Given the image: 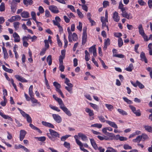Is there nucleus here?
<instances>
[{
    "label": "nucleus",
    "mask_w": 152,
    "mask_h": 152,
    "mask_svg": "<svg viewBox=\"0 0 152 152\" xmlns=\"http://www.w3.org/2000/svg\"><path fill=\"white\" fill-rule=\"evenodd\" d=\"M67 31L69 34L68 36V39L69 41V42H72V33L71 32L69 28V27L67 28Z\"/></svg>",
    "instance_id": "obj_26"
},
{
    "label": "nucleus",
    "mask_w": 152,
    "mask_h": 152,
    "mask_svg": "<svg viewBox=\"0 0 152 152\" xmlns=\"http://www.w3.org/2000/svg\"><path fill=\"white\" fill-rule=\"evenodd\" d=\"M12 36L14 38V41L16 42H19L20 41V37L19 35L16 33L14 32L12 34Z\"/></svg>",
    "instance_id": "obj_7"
},
{
    "label": "nucleus",
    "mask_w": 152,
    "mask_h": 152,
    "mask_svg": "<svg viewBox=\"0 0 152 152\" xmlns=\"http://www.w3.org/2000/svg\"><path fill=\"white\" fill-rule=\"evenodd\" d=\"M71 136V135H66L65 136H62L61 138V140L62 141H64L68 137Z\"/></svg>",
    "instance_id": "obj_56"
},
{
    "label": "nucleus",
    "mask_w": 152,
    "mask_h": 152,
    "mask_svg": "<svg viewBox=\"0 0 152 152\" xmlns=\"http://www.w3.org/2000/svg\"><path fill=\"white\" fill-rule=\"evenodd\" d=\"M96 50L95 46H93L90 48L89 49V51L90 53H92L94 50Z\"/></svg>",
    "instance_id": "obj_52"
},
{
    "label": "nucleus",
    "mask_w": 152,
    "mask_h": 152,
    "mask_svg": "<svg viewBox=\"0 0 152 152\" xmlns=\"http://www.w3.org/2000/svg\"><path fill=\"white\" fill-rule=\"evenodd\" d=\"M141 136L142 137V139L144 140H147L149 138L147 135L145 133L142 134Z\"/></svg>",
    "instance_id": "obj_46"
},
{
    "label": "nucleus",
    "mask_w": 152,
    "mask_h": 152,
    "mask_svg": "<svg viewBox=\"0 0 152 152\" xmlns=\"http://www.w3.org/2000/svg\"><path fill=\"white\" fill-rule=\"evenodd\" d=\"M143 127L146 131L149 132H152V127L151 126L145 125L143 126Z\"/></svg>",
    "instance_id": "obj_24"
},
{
    "label": "nucleus",
    "mask_w": 152,
    "mask_h": 152,
    "mask_svg": "<svg viewBox=\"0 0 152 152\" xmlns=\"http://www.w3.org/2000/svg\"><path fill=\"white\" fill-rule=\"evenodd\" d=\"M118 46L119 47H121L123 44V40L121 38H119L118 40Z\"/></svg>",
    "instance_id": "obj_38"
},
{
    "label": "nucleus",
    "mask_w": 152,
    "mask_h": 152,
    "mask_svg": "<svg viewBox=\"0 0 152 152\" xmlns=\"http://www.w3.org/2000/svg\"><path fill=\"white\" fill-rule=\"evenodd\" d=\"M105 152H118L117 151L113 148L108 147L107 148V149Z\"/></svg>",
    "instance_id": "obj_31"
},
{
    "label": "nucleus",
    "mask_w": 152,
    "mask_h": 152,
    "mask_svg": "<svg viewBox=\"0 0 152 152\" xmlns=\"http://www.w3.org/2000/svg\"><path fill=\"white\" fill-rule=\"evenodd\" d=\"M85 111L87 113H88L89 116H93L94 115L93 111L88 108H86Z\"/></svg>",
    "instance_id": "obj_22"
},
{
    "label": "nucleus",
    "mask_w": 152,
    "mask_h": 152,
    "mask_svg": "<svg viewBox=\"0 0 152 152\" xmlns=\"http://www.w3.org/2000/svg\"><path fill=\"white\" fill-rule=\"evenodd\" d=\"M53 97L56 101L58 102L60 108L68 115L69 116H71L72 115V114L70 112L66 107L62 99L60 98H58L55 95H53Z\"/></svg>",
    "instance_id": "obj_1"
},
{
    "label": "nucleus",
    "mask_w": 152,
    "mask_h": 152,
    "mask_svg": "<svg viewBox=\"0 0 152 152\" xmlns=\"http://www.w3.org/2000/svg\"><path fill=\"white\" fill-rule=\"evenodd\" d=\"M141 60L142 61H144L145 63H148V61L146 58L145 53L143 52L141 53L140 55Z\"/></svg>",
    "instance_id": "obj_19"
},
{
    "label": "nucleus",
    "mask_w": 152,
    "mask_h": 152,
    "mask_svg": "<svg viewBox=\"0 0 152 152\" xmlns=\"http://www.w3.org/2000/svg\"><path fill=\"white\" fill-rule=\"evenodd\" d=\"M5 4L4 2H2L0 5V11L3 12L5 10Z\"/></svg>",
    "instance_id": "obj_43"
},
{
    "label": "nucleus",
    "mask_w": 152,
    "mask_h": 152,
    "mask_svg": "<svg viewBox=\"0 0 152 152\" xmlns=\"http://www.w3.org/2000/svg\"><path fill=\"white\" fill-rule=\"evenodd\" d=\"M142 137L140 135L138 136L135 139L132 140L133 142H134L139 143L141 140Z\"/></svg>",
    "instance_id": "obj_30"
},
{
    "label": "nucleus",
    "mask_w": 152,
    "mask_h": 152,
    "mask_svg": "<svg viewBox=\"0 0 152 152\" xmlns=\"http://www.w3.org/2000/svg\"><path fill=\"white\" fill-rule=\"evenodd\" d=\"M99 120L102 122H106L105 119L103 116H98V117Z\"/></svg>",
    "instance_id": "obj_63"
},
{
    "label": "nucleus",
    "mask_w": 152,
    "mask_h": 152,
    "mask_svg": "<svg viewBox=\"0 0 152 152\" xmlns=\"http://www.w3.org/2000/svg\"><path fill=\"white\" fill-rule=\"evenodd\" d=\"M64 20L67 23H69L70 21V19L69 17L66 15L63 16Z\"/></svg>",
    "instance_id": "obj_51"
},
{
    "label": "nucleus",
    "mask_w": 152,
    "mask_h": 152,
    "mask_svg": "<svg viewBox=\"0 0 152 152\" xmlns=\"http://www.w3.org/2000/svg\"><path fill=\"white\" fill-rule=\"evenodd\" d=\"M20 23L18 22H15L13 23V26L16 30H17L19 28Z\"/></svg>",
    "instance_id": "obj_36"
},
{
    "label": "nucleus",
    "mask_w": 152,
    "mask_h": 152,
    "mask_svg": "<svg viewBox=\"0 0 152 152\" xmlns=\"http://www.w3.org/2000/svg\"><path fill=\"white\" fill-rule=\"evenodd\" d=\"M0 115L5 119H8L10 121H13L12 119L9 116L4 114L3 113L0 111Z\"/></svg>",
    "instance_id": "obj_21"
},
{
    "label": "nucleus",
    "mask_w": 152,
    "mask_h": 152,
    "mask_svg": "<svg viewBox=\"0 0 152 152\" xmlns=\"http://www.w3.org/2000/svg\"><path fill=\"white\" fill-rule=\"evenodd\" d=\"M138 28L139 34L141 35L144 34L145 33L142 24H140L139 25Z\"/></svg>",
    "instance_id": "obj_23"
},
{
    "label": "nucleus",
    "mask_w": 152,
    "mask_h": 152,
    "mask_svg": "<svg viewBox=\"0 0 152 152\" xmlns=\"http://www.w3.org/2000/svg\"><path fill=\"white\" fill-rule=\"evenodd\" d=\"M49 8L51 12L57 14L59 12L58 8L56 6L50 5L49 7Z\"/></svg>",
    "instance_id": "obj_4"
},
{
    "label": "nucleus",
    "mask_w": 152,
    "mask_h": 152,
    "mask_svg": "<svg viewBox=\"0 0 152 152\" xmlns=\"http://www.w3.org/2000/svg\"><path fill=\"white\" fill-rule=\"evenodd\" d=\"M34 95H33L32 96H30V99L32 103H36L37 102V100L35 99L34 97Z\"/></svg>",
    "instance_id": "obj_50"
},
{
    "label": "nucleus",
    "mask_w": 152,
    "mask_h": 152,
    "mask_svg": "<svg viewBox=\"0 0 152 152\" xmlns=\"http://www.w3.org/2000/svg\"><path fill=\"white\" fill-rule=\"evenodd\" d=\"M17 3L14 0H13L11 3V9L12 11L15 12L16 10V7L17 5Z\"/></svg>",
    "instance_id": "obj_16"
},
{
    "label": "nucleus",
    "mask_w": 152,
    "mask_h": 152,
    "mask_svg": "<svg viewBox=\"0 0 152 152\" xmlns=\"http://www.w3.org/2000/svg\"><path fill=\"white\" fill-rule=\"evenodd\" d=\"M90 140L91 144L94 148L96 150L97 149L98 147L94 140L93 139H91Z\"/></svg>",
    "instance_id": "obj_27"
},
{
    "label": "nucleus",
    "mask_w": 152,
    "mask_h": 152,
    "mask_svg": "<svg viewBox=\"0 0 152 152\" xmlns=\"http://www.w3.org/2000/svg\"><path fill=\"white\" fill-rule=\"evenodd\" d=\"M77 29L80 31H81L82 28V23L80 22H79V25L77 27Z\"/></svg>",
    "instance_id": "obj_54"
},
{
    "label": "nucleus",
    "mask_w": 152,
    "mask_h": 152,
    "mask_svg": "<svg viewBox=\"0 0 152 152\" xmlns=\"http://www.w3.org/2000/svg\"><path fill=\"white\" fill-rule=\"evenodd\" d=\"M72 39L74 41H76L77 39V36L76 33H73L72 35Z\"/></svg>",
    "instance_id": "obj_44"
},
{
    "label": "nucleus",
    "mask_w": 152,
    "mask_h": 152,
    "mask_svg": "<svg viewBox=\"0 0 152 152\" xmlns=\"http://www.w3.org/2000/svg\"><path fill=\"white\" fill-rule=\"evenodd\" d=\"M74 137L75 139L76 143L79 146L81 150L83 151L84 152H89L87 150L83 148V144L81 141L78 140V137L76 135H75Z\"/></svg>",
    "instance_id": "obj_2"
},
{
    "label": "nucleus",
    "mask_w": 152,
    "mask_h": 152,
    "mask_svg": "<svg viewBox=\"0 0 152 152\" xmlns=\"http://www.w3.org/2000/svg\"><path fill=\"white\" fill-rule=\"evenodd\" d=\"M26 119L27 122L29 123H31L32 122V120L31 117L28 115L26 118Z\"/></svg>",
    "instance_id": "obj_57"
},
{
    "label": "nucleus",
    "mask_w": 152,
    "mask_h": 152,
    "mask_svg": "<svg viewBox=\"0 0 152 152\" xmlns=\"http://www.w3.org/2000/svg\"><path fill=\"white\" fill-rule=\"evenodd\" d=\"M124 148L125 150L131 149H132V147L128 144H124Z\"/></svg>",
    "instance_id": "obj_60"
},
{
    "label": "nucleus",
    "mask_w": 152,
    "mask_h": 152,
    "mask_svg": "<svg viewBox=\"0 0 152 152\" xmlns=\"http://www.w3.org/2000/svg\"><path fill=\"white\" fill-rule=\"evenodd\" d=\"M121 15L123 17L126 18L127 19H129L130 18V15L128 14L126 11L122 13L121 14Z\"/></svg>",
    "instance_id": "obj_39"
},
{
    "label": "nucleus",
    "mask_w": 152,
    "mask_h": 152,
    "mask_svg": "<svg viewBox=\"0 0 152 152\" xmlns=\"http://www.w3.org/2000/svg\"><path fill=\"white\" fill-rule=\"evenodd\" d=\"M103 7L104 8H106L109 5V2L107 1H104L103 2Z\"/></svg>",
    "instance_id": "obj_62"
},
{
    "label": "nucleus",
    "mask_w": 152,
    "mask_h": 152,
    "mask_svg": "<svg viewBox=\"0 0 152 152\" xmlns=\"http://www.w3.org/2000/svg\"><path fill=\"white\" fill-rule=\"evenodd\" d=\"M15 77L18 80L22 82H27V80L19 75H16Z\"/></svg>",
    "instance_id": "obj_13"
},
{
    "label": "nucleus",
    "mask_w": 152,
    "mask_h": 152,
    "mask_svg": "<svg viewBox=\"0 0 152 152\" xmlns=\"http://www.w3.org/2000/svg\"><path fill=\"white\" fill-rule=\"evenodd\" d=\"M77 12L78 15L80 18H82L83 17V15L79 9L77 10Z\"/></svg>",
    "instance_id": "obj_59"
},
{
    "label": "nucleus",
    "mask_w": 152,
    "mask_h": 152,
    "mask_svg": "<svg viewBox=\"0 0 152 152\" xmlns=\"http://www.w3.org/2000/svg\"><path fill=\"white\" fill-rule=\"evenodd\" d=\"M99 60L100 62L101 63L102 65V66L105 69H107L108 68V67L105 65V63L104 62V61L101 59L99 58Z\"/></svg>",
    "instance_id": "obj_42"
},
{
    "label": "nucleus",
    "mask_w": 152,
    "mask_h": 152,
    "mask_svg": "<svg viewBox=\"0 0 152 152\" xmlns=\"http://www.w3.org/2000/svg\"><path fill=\"white\" fill-rule=\"evenodd\" d=\"M61 21V19L58 16H56L55 20H53V22L55 26H58L60 25L59 22Z\"/></svg>",
    "instance_id": "obj_9"
},
{
    "label": "nucleus",
    "mask_w": 152,
    "mask_h": 152,
    "mask_svg": "<svg viewBox=\"0 0 152 152\" xmlns=\"http://www.w3.org/2000/svg\"><path fill=\"white\" fill-rule=\"evenodd\" d=\"M64 145L65 147L66 148H67L68 150H70V144L69 143L67 142H65L64 144Z\"/></svg>",
    "instance_id": "obj_47"
},
{
    "label": "nucleus",
    "mask_w": 152,
    "mask_h": 152,
    "mask_svg": "<svg viewBox=\"0 0 152 152\" xmlns=\"http://www.w3.org/2000/svg\"><path fill=\"white\" fill-rule=\"evenodd\" d=\"M29 126L32 129L37 131L39 133H42V131L38 128L35 126L33 124L30 123L29 124Z\"/></svg>",
    "instance_id": "obj_28"
},
{
    "label": "nucleus",
    "mask_w": 152,
    "mask_h": 152,
    "mask_svg": "<svg viewBox=\"0 0 152 152\" xmlns=\"http://www.w3.org/2000/svg\"><path fill=\"white\" fill-rule=\"evenodd\" d=\"M113 18L115 21L117 22H119L120 19V17L118 15V14L117 12L115 11L114 12Z\"/></svg>",
    "instance_id": "obj_6"
},
{
    "label": "nucleus",
    "mask_w": 152,
    "mask_h": 152,
    "mask_svg": "<svg viewBox=\"0 0 152 152\" xmlns=\"http://www.w3.org/2000/svg\"><path fill=\"white\" fill-rule=\"evenodd\" d=\"M105 105L106 107H107V108L108 109V110L110 111H111L113 108V106L111 104H105Z\"/></svg>",
    "instance_id": "obj_49"
},
{
    "label": "nucleus",
    "mask_w": 152,
    "mask_h": 152,
    "mask_svg": "<svg viewBox=\"0 0 152 152\" xmlns=\"http://www.w3.org/2000/svg\"><path fill=\"white\" fill-rule=\"evenodd\" d=\"M110 44V41L109 38H107V39L104 40V45L103 48L104 50H106L107 48V46L109 45Z\"/></svg>",
    "instance_id": "obj_17"
},
{
    "label": "nucleus",
    "mask_w": 152,
    "mask_h": 152,
    "mask_svg": "<svg viewBox=\"0 0 152 152\" xmlns=\"http://www.w3.org/2000/svg\"><path fill=\"white\" fill-rule=\"evenodd\" d=\"M47 62L48 63L49 65H50L52 64L51 56V55L48 56L47 58Z\"/></svg>",
    "instance_id": "obj_40"
},
{
    "label": "nucleus",
    "mask_w": 152,
    "mask_h": 152,
    "mask_svg": "<svg viewBox=\"0 0 152 152\" xmlns=\"http://www.w3.org/2000/svg\"><path fill=\"white\" fill-rule=\"evenodd\" d=\"M53 85L56 88V89H60L61 87V85L59 84L58 83L56 82H54L53 83Z\"/></svg>",
    "instance_id": "obj_45"
},
{
    "label": "nucleus",
    "mask_w": 152,
    "mask_h": 152,
    "mask_svg": "<svg viewBox=\"0 0 152 152\" xmlns=\"http://www.w3.org/2000/svg\"><path fill=\"white\" fill-rule=\"evenodd\" d=\"M56 91L60 95L62 98H64V97L63 93L60 89H56Z\"/></svg>",
    "instance_id": "obj_61"
},
{
    "label": "nucleus",
    "mask_w": 152,
    "mask_h": 152,
    "mask_svg": "<svg viewBox=\"0 0 152 152\" xmlns=\"http://www.w3.org/2000/svg\"><path fill=\"white\" fill-rule=\"evenodd\" d=\"M117 111L121 114L123 115H127V113L126 111L121 109H118Z\"/></svg>",
    "instance_id": "obj_32"
},
{
    "label": "nucleus",
    "mask_w": 152,
    "mask_h": 152,
    "mask_svg": "<svg viewBox=\"0 0 152 152\" xmlns=\"http://www.w3.org/2000/svg\"><path fill=\"white\" fill-rule=\"evenodd\" d=\"M86 27H84L83 28V32L82 35V44L83 45H84L86 42L87 34L86 33Z\"/></svg>",
    "instance_id": "obj_3"
},
{
    "label": "nucleus",
    "mask_w": 152,
    "mask_h": 152,
    "mask_svg": "<svg viewBox=\"0 0 152 152\" xmlns=\"http://www.w3.org/2000/svg\"><path fill=\"white\" fill-rule=\"evenodd\" d=\"M67 86H65V88L69 93L70 94H72L73 93V85L72 84H69V85Z\"/></svg>",
    "instance_id": "obj_14"
},
{
    "label": "nucleus",
    "mask_w": 152,
    "mask_h": 152,
    "mask_svg": "<svg viewBox=\"0 0 152 152\" xmlns=\"http://www.w3.org/2000/svg\"><path fill=\"white\" fill-rule=\"evenodd\" d=\"M106 123L108 124L110 126L112 127L113 128L117 129L118 128L117 125L115 124V123L113 122L110 121L106 120Z\"/></svg>",
    "instance_id": "obj_15"
},
{
    "label": "nucleus",
    "mask_w": 152,
    "mask_h": 152,
    "mask_svg": "<svg viewBox=\"0 0 152 152\" xmlns=\"http://www.w3.org/2000/svg\"><path fill=\"white\" fill-rule=\"evenodd\" d=\"M89 104L92 107L94 110H96L97 111H98V107L97 105L91 103H90Z\"/></svg>",
    "instance_id": "obj_37"
},
{
    "label": "nucleus",
    "mask_w": 152,
    "mask_h": 152,
    "mask_svg": "<svg viewBox=\"0 0 152 152\" xmlns=\"http://www.w3.org/2000/svg\"><path fill=\"white\" fill-rule=\"evenodd\" d=\"M52 116L54 120L57 123H60L61 121V118L59 115L56 114H53Z\"/></svg>",
    "instance_id": "obj_8"
},
{
    "label": "nucleus",
    "mask_w": 152,
    "mask_h": 152,
    "mask_svg": "<svg viewBox=\"0 0 152 152\" xmlns=\"http://www.w3.org/2000/svg\"><path fill=\"white\" fill-rule=\"evenodd\" d=\"M123 98L124 100L128 104H131L132 103V102L131 100L128 99L126 97H123Z\"/></svg>",
    "instance_id": "obj_53"
},
{
    "label": "nucleus",
    "mask_w": 152,
    "mask_h": 152,
    "mask_svg": "<svg viewBox=\"0 0 152 152\" xmlns=\"http://www.w3.org/2000/svg\"><path fill=\"white\" fill-rule=\"evenodd\" d=\"M21 19V17L20 16L18 15H16L15 16H12L11 18L8 20L12 22L15 21L19 20Z\"/></svg>",
    "instance_id": "obj_10"
},
{
    "label": "nucleus",
    "mask_w": 152,
    "mask_h": 152,
    "mask_svg": "<svg viewBox=\"0 0 152 152\" xmlns=\"http://www.w3.org/2000/svg\"><path fill=\"white\" fill-rule=\"evenodd\" d=\"M49 131L50 133V134L53 136V137L59 138L60 137L59 134L56 131L51 129H49Z\"/></svg>",
    "instance_id": "obj_5"
},
{
    "label": "nucleus",
    "mask_w": 152,
    "mask_h": 152,
    "mask_svg": "<svg viewBox=\"0 0 152 152\" xmlns=\"http://www.w3.org/2000/svg\"><path fill=\"white\" fill-rule=\"evenodd\" d=\"M18 109L20 111V113L23 116L24 118H26V117L28 115V114L26 113L25 112L21 110L20 108H18Z\"/></svg>",
    "instance_id": "obj_33"
},
{
    "label": "nucleus",
    "mask_w": 152,
    "mask_h": 152,
    "mask_svg": "<svg viewBox=\"0 0 152 152\" xmlns=\"http://www.w3.org/2000/svg\"><path fill=\"white\" fill-rule=\"evenodd\" d=\"M18 109L20 111V113L23 116L24 118H26V117L28 115V114L26 113L25 112L21 110L20 108H18Z\"/></svg>",
    "instance_id": "obj_34"
},
{
    "label": "nucleus",
    "mask_w": 152,
    "mask_h": 152,
    "mask_svg": "<svg viewBox=\"0 0 152 152\" xmlns=\"http://www.w3.org/2000/svg\"><path fill=\"white\" fill-rule=\"evenodd\" d=\"M147 70L150 72V76L152 79V67H148L147 68Z\"/></svg>",
    "instance_id": "obj_64"
},
{
    "label": "nucleus",
    "mask_w": 152,
    "mask_h": 152,
    "mask_svg": "<svg viewBox=\"0 0 152 152\" xmlns=\"http://www.w3.org/2000/svg\"><path fill=\"white\" fill-rule=\"evenodd\" d=\"M76 135L77 136L78 138V137H81L83 141H86L88 140V138L87 136L82 133H79L78 134V135ZM78 140H79L78 139Z\"/></svg>",
    "instance_id": "obj_12"
},
{
    "label": "nucleus",
    "mask_w": 152,
    "mask_h": 152,
    "mask_svg": "<svg viewBox=\"0 0 152 152\" xmlns=\"http://www.w3.org/2000/svg\"><path fill=\"white\" fill-rule=\"evenodd\" d=\"M50 108L53 110H56L58 112H59L60 111V110L57 107L53 106L52 105H50Z\"/></svg>",
    "instance_id": "obj_48"
},
{
    "label": "nucleus",
    "mask_w": 152,
    "mask_h": 152,
    "mask_svg": "<svg viewBox=\"0 0 152 152\" xmlns=\"http://www.w3.org/2000/svg\"><path fill=\"white\" fill-rule=\"evenodd\" d=\"M21 16L22 18H28L29 17V14L27 11H24L21 13Z\"/></svg>",
    "instance_id": "obj_25"
},
{
    "label": "nucleus",
    "mask_w": 152,
    "mask_h": 152,
    "mask_svg": "<svg viewBox=\"0 0 152 152\" xmlns=\"http://www.w3.org/2000/svg\"><path fill=\"white\" fill-rule=\"evenodd\" d=\"M28 93L30 96H32L33 95H34L33 91L32 85H31L29 88Z\"/></svg>",
    "instance_id": "obj_41"
},
{
    "label": "nucleus",
    "mask_w": 152,
    "mask_h": 152,
    "mask_svg": "<svg viewBox=\"0 0 152 152\" xmlns=\"http://www.w3.org/2000/svg\"><path fill=\"white\" fill-rule=\"evenodd\" d=\"M42 123L43 125L45 126L52 128H54V126L51 123L44 121H42Z\"/></svg>",
    "instance_id": "obj_18"
},
{
    "label": "nucleus",
    "mask_w": 152,
    "mask_h": 152,
    "mask_svg": "<svg viewBox=\"0 0 152 152\" xmlns=\"http://www.w3.org/2000/svg\"><path fill=\"white\" fill-rule=\"evenodd\" d=\"M26 134V132L25 130H20V141H22L23 140Z\"/></svg>",
    "instance_id": "obj_11"
},
{
    "label": "nucleus",
    "mask_w": 152,
    "mask_h": 152,
    "mask_svg": "<svg viewBox=\"0 0 152 152\" xmlns=\"http://www.w3.org/2000/svg\"><path fill=\"white\" fill-rule=\"evenodd\" d=\"M23 3L26 7L28 5H31L33 3V1L32 0H23Z\"/></svg>",
    "instance_id": "obj_20"
},
{
    "label": "nucleus",
    "mask_w": 152,
    "mask_h": 152,
    "mask_svg": "<svg viewBox=\"0 0 152 152\" xmlns=\"http://www.w3.org/2000/svg\"><path fill=\"white\" fill-rule=\"evenodd\" d=\"M59 68L61 71L63 72L64 71V66L63 65V63H60Z\"/></svg>",
    "instance_id": "obj_55"
},
{
    "label": "nucleus",
    "mask_w": 152,
    "mask_h": 152,
    "mask_svg": "<svg viewBox=\"0 0 152 152\" xmlns=\"http://www.w3.org/2000/svg\"><path fill=\"white\" fill-rule=\"evenodd\" d=\"M136 84L140 88L142 89L144 87V86L137 80L136 81Z\"/></svg>",
    "instance_id": "obj_58"
},
{
    "label": "nucleus",
    "mask_w": 152,
    "mask_h": 152,
    "mask_svg": "<svg viewBox=\"0 0 152 152\" xmlns=\"http://www.w3.org/2000/svg\"><path fill=\"white\" fill-rule=\"evenodd\" d=\"M102 126V125L101 124H92L91 125V127H96L99 129L101 128Z\"/></svg>",
    "instance_id": "obj_35"
},
{
    "label": "nucleus",
    "mask_w": 152,
    "mask_h": 152,
    "mask_svg": "<svg viewBox=\"0 0 152 152\" xmlns=\"http://www.w3.org/2000/svg\"><path fill=\"white\" fill-rule=\"evenodd\" d=\"M134 68L133 65L132 64H129L128 67L125 69V70L128 72H131Z\"/></svg>",
    "instance_id": "obj_29"
}]
</instances>
